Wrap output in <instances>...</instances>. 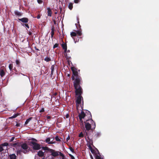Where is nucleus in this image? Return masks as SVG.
Here are the masks:
<instances>
[{
  "mask_svg": "<svg viewBox=\"0 0 159 159\" xmlns=\"http://www.w3.org/2000/svg\"><path fill=\"white\" fill-rule=\"evenodd\" d=\"M73 72V75L72 77V80H75L73 84L75 88L80 86V83L81 77L79 75L78 73L77 69L74 67H72L71 68Z\"/></svg>",
  "mask_w": 159,
  "mask_h": 159,
  "instance_id": "obj_1",
  "label": "nucleus"
},
{
  "mask_svg": "<svg viewBox=\"0 0 159 159\" xmlns=\"http://www.w3.org/2000/svg\"><path fill=\"white\" fill-rule=\"evenodd\" d=\"M42 149L43 150L46 151V152H48L51 153L48 157H46V159H53V157L58 156L59 155V153L61 155V154L60 153V152L56 151L54 150L49 148L46 146L42 147Z\"/></svg>",
  "mask_w": 159,
  "mask_h": 159,
  "instance_id": "obj_2",
  "label": "nucleus"
},
{
  "mask_svg": "<svg viewBox=\"0 0 159 159\" xmlns=\"http://www.w3.org/2000/svg\"><path fill=\"white\" fill-rule=\"evenodd\" d=\"M75 89V94L76 95L78 96L75 101V103L76 105H79L81 103L82 99L83 100V98L81 96L83 93L82 89L81 86L78 87Z\"/></svg>",
  "mask_w": 159,
  "mask_h": 159,
  "instance_id": "obj_3",
  "label": "nucleus"
},
{
  "mask_svg": "<svg viewBox=\"0 0 159 159\" xmlns=\"http://www.w3.org/2000/svg\"><path fill=\"white\" fill-rule=\"evenodd\" d=\"M86 113L87 114V116H88V119H87L86 120V122H87L88 121H89V120H91V126H92V130H93L96 127V124L95 123L93 120L92 119V116L91 114L90 113V112L88 111H86Z\"/></svg>",
  "mask_w": 159,
  "mask_h": 159,
  "instance_id": "obj_4",
  "label": "nucleus"
},
{
  "mask_svg": "<svg viewBox=\"0 0 159 159\" xmlns=\"http://www.w3.org/2000/svg\"><path fill=\"white\" fill-rule=\"evenodd\" d=\"M30 145L32 146V148L34 150H38L41 148V145L34 141H30Z\"/></svg>",
  "mask_w": 159,
  "mask_h": 159,
  "instance_id": "obj_5",
  "label": "nucleus"
},
{
  "mask_svg": "<svg viewBox=\"0 0 159 159\" xmlns=\"http://www.w3.org/2000/svg\"><path fill=\"white\" fill-rule=\"evenodd\" d=\"M84 137L87 142L88 143V144L89 145H93V140L91 139H90L89 137V133L88 131H85L84 132Z\"/></svg>",
  "mask_w": 159,
  "mask_h": 159,
  "instance_id": "obj_6",
  "label": "nucleus"
},
{
  "mask_svg": "<svg viewBox=\"0 0 159 159\" xmlns=\"http://www.w3.org/2000/svg\"><path fill=\"white\" fill-rule=\"evenodd\" d=\"M21 147L22 149H21V151L22 152L26 154L29 152V149H28V147L26 143H23L21 145Z\"/></svg>",
  "mask_w": 159,
  "mask_h": 159,
  "instance_id": "obj_7",
  "label": "nucleus"
},
{
  "mask_svg": "<svg viewBox=\"0 0 159 159\" xmlns=\"http://www.w3.org/2000/svg\"><path fill=\"white\" fill-rule=\"evenodd\" d=\"M44 152H43L42 150H39L38 152L37 155L40 157H43L42 159H46V157L45 155L46 153L48 152L44 150Z\"/></svg>",
  "mask_w": 159,
  "mask_h": 159,
  "instance_id": "obj_8",
  "label": "nucleus"
},
{
  "mask_svg": "<svg viewBox=\"0 0 159 159\" xmlns=\"http://www.w3.org/2000/svg\"><path fill=\"white\" fill-rule=\"evenodd\" d=\"M84 123L85 128H86V130L85 131H88L89 132V131L90 129H91L92 126L91 125L89 122H86V121H84Z\"/></svg>",
  "mask_w": 159,
  "mask_h": 159,
  "instance_id": "obj_9",
  "label": "nucleus"
},
{
  "mask_svg": "<svg viewBox=\"0 0 159 159\" xmlns=\"http://www.w3.org/2000/svg\"><path fill=\"white\" fill-rule=\"evenodd\" d=\"M87 115L84 112L82 111L81 113H79L78 115L80 120H81L83 119H84L86 116H87Z\"/></svg>",
  "mask_w": 159,
  "mask_h": 159,
  "instance_id": "obj_10",
  "label": "nucleus"
},
{
  "mask_svg": "<svg viewBox=\"0 0 159 159\" xmlns=\"http://www.w3.org/2000/svg\"><path fill=\"white\" fill-rule=\"evenodd\" d=\"M61 19L59 16L56 17V16H55V17H53L52 18V20L54 22V24L56 25L59 23Z\"/></svg>",
  "mask_w": 159,
  "mask_h": 159,
  "instance_id": "obj_11",
  "label": "nucleus"
},
{
  "mask_svg": "<svg viewBox=\"0 0 159 159\" xmlns=\"http://www.w3.org/2000/svg\"><path fill=\"white\" fill-rule=\"evenodd\" d=\"M9 144L7 142H5L0 145V152H2L4 149V147L8 146Z\"/></svg>",
  "mask_w": 159,
  "mask_h": 159,
  "instance_id": "obj_12",
  "label": "nucleus"
},
{
  "mask_svg": "<svg viewBox=\"0 0 159 159\" xmlns=\"http://www.w3.org/2000/svg\"><path fill=\"white\" fill-rule=\"evenodd\" d=\"M18 20L23 23H27L29 21L28 19L26 17H24L21 19H18Z\"/></svg>",
  "mask_w": 159,
  "mask_h": 159,
  "instance_id": "obj_13",
  "label": "nucleus"
},
{
  "mask_svg": "<svg viewBox=\"0 0 159 159\" xmlns=\"http://www.w3.org/2000/svg\"><path fill=\"white\" fill-rule=\"evenodd\" d=\"M64 55L67 59L70 58V55L69 53H67V48L64 49Z\"/></svg>",
  "mask_w": 159,
  "mask_h": 159,
  "instance_id": "obj_14",
  "label": "nucleus"
},
{
  "mask_svg": "<svg viewBox=\"0 0 159 159\" xmlns=\"http://www.w3.org/2000/svg\"><path fill=\"white\" fill-rule=\"evenodd\" d=\"M47 10H48V16H51L52 11L51 8L50 7L47 8Z\"/></svg>",
  "mask_w": 159,
  "mask_h": 159,
  "instance_id": "obj_15",
  "label": "nucleus"
},
{
  "mask_svg": "<svg viewBox=\"0 0 159 159\" xmlns=\"http://www.w3.org/2000/svg\"><path fill=\"white\" fill-rule=\"evenodd\" d=\"M45 141L49 144H52L54 143V142L52 141H50V138L49 137L47 138L45 140Z\"/></svg>",
  "mask_w": 159,
  "mask_h": 159,
  "instance_id": "obj_16",
  "label": "nucleus"
},
{
  "mask_svg": "<svg viewBox=\"0 0 159 159\" xmlns=\"http://www.w3.org/2000/svg\"><path fill=\"white\" fill-rule=\"evenodd\" d=\"M79 26L80 27V29H78L77 31H76V34H78L79 36H80L82 35L81 31V29L80 28V26L79 25Z\"/></svg>",
  "mask_w": 159,
  "mask_h": 159,
  "instance_id": "obj_17",
  "label": "nucleus"
},
{
  "mask_svg": "<svg viewBox=\"0 0 159 159\" xmlns=\"http://www.w3.org/2000/svg\"><path fill=\"white\" fill-rule=\"evenodd\" d=\"M55 67V66L54 65H52L51 66V76H52L53 75V72H54V70Z\"/></svg>",
  "mask_w": 159,
  "mask_h": 159,
  "instance_id": "obj_18",
  "label": "nucleus"
},
{
  "mask_svg": "<svg viewBox=\"0 0 159 159\" xmlns=\"http://www.w3.org/2000/svg\"><path fill=\"white\" fill-rule=\"evenodd\" d=\"M5 72L3 69H1L0 70V75L1 77H3L5 75Z\"/></svg>",
  "mask_w": 159,
  "mask_h": 159,
  "instance_id": "obj_19",
  "label": "nucleus"
},
{
  "mask_svg": "<svg viewBox=\"0 0 159 159\" xmlns=\"http://www.w3.org/2000/svg\"><path fill=\"white\" fill-rule=\"evenodd\" d=\"M9 157L10 159H16V156L15 154H13L10 155L9 156Z\"/></svg>",
  "mask_w": 159,
  "mask_h": 159,
  "instance_id": "obj_20",
  "label": "nucleus"
},
{
  "mask_svg": "<svg viewBox=\"0 0 159 159\" xmlns=\"http://www.w3.org/2000/svg\"><path fill=\"white\" fill-rule=\"evenodd\" d=\"M54 34V27H52L51 29V37L52 38L53 37V35Z\"/></svg>",
  "mask_w": 159,
  "mask_h": 159,
  "instance_id": "obj_21",
  "label": "nucleus"
},
{
  "mask_svg": "<svg viewBox=\"0 0 159 159\" xmlns=\"http://www.w3.org/2000/svg\"><path fill=\"white\" fill-rule=\"evenodd\" d=\"M15 14L18 16H22V14L20 12H19L17 11H14Z\"/></svg>",
  "mask_w": 159,
  "mask_h": 159,
  "instance_id": "obj_22",
  "label": "nucleus"
},
{
  "mask_svg": "<svg viewBox=\"0 0 159 159\" xmlns=\"http://www.w3.org/2000/svg\"><path fill=\"white\" fill-rule=\"evenodd\" d=\"M20 113H17L15 114L14 115L10 117L9 118V119H13V118H15L17 116H18L20 115Z\"/></svg>",
  "mask_w": 159,
  "mask_h": 159,
  "instance_id": "obj_23",
  "label": "nucleus"
},
{
  "mask_svg": "<svg viewBox=\"0 0 159 159\" xmlns=\"http://www.w3.org/2000/svg\"><path fill=\"white\" fill-rule=\"evenodd\" d=\"M32 119V117H31L26 120L25 122V123L24 125H25L27 124L30 121V120H31Z\"/></svg>",
  "mask_w": 159,
  "mask_h": 159,
  "instance_id": "obj_24",
  "label": "nucleus"
},
{
  "mask_svg": "<svg viewBox=\"0 0 159 159\" xmlns=\"http://www.w3.org/2000/svg\"><path fill=\"white\" fill-rule=\"evenodd\" d=\"M18 144V143H10L9 144L10 146H11V147H16V145H17Z\"/></svg>",
  "mask_w": 159,
  "mask_h": 159,
  "instance_id": "obj_25",
  "label": "nucleus"
},
{
  "mask_svg": "<svg viewBox=\"0 0 159 159\" xmlns=\"http://www.w3.org/2000/svg\"><path fill=\"white\" fill-rule=\"evenodd\" d=\"M70 35L71 37L74 39V37H75L77 35V34L75 32H72L70 33Z\"/></svg>",
  "mask_w": 159,
  "mask_h": 159,
  "instance_id": "obj_26",
  "label": "nucleus"
},
{
  "mask_svg": "<svg viewBox=\"0 0 159 159\" xmlns=\"http://www.w3.org/2000/svg\"><path fill=\"white\" fill-rule=\"evenodd\" d=\"M61 45L63 49L67 48V45L66 43H62Z\"/></svg>",
  "mask_w": 159,
  "mask_h": 159,
  "instance_id": "obj_27",
  "label": "nucleus"
},
{
  "mask_svg": "<svg viewBox=\"0 0 159 159\" xmlns=\"http://www.w3.org/2000/svg\"><path fill=\"white\" fill-rule=\"evenodd\" d=\"M73 7V3H71V2L69 4V5H68L69 8L70 10H71L72 9Z\"/></svg>",
  "mask_w": 159,
  "mask_h": 159,
  "instance_id": "obj_28",
  "label": "nucleus"
},
{
  "mask_svg": "<svg viewBox=\"0 0 159 159\" xmlns=\"http://www.w3.org/2000/svg\"><path fill=\"white\" fill-rule=\"evenodd\" d=\"M44 60L47 62H49L51 61V59L50 57H47L45 58Z\"/></svg>",
  "mask_w": 159,
  "mask_h": 159,
  "instance_id": "obj_29",
  "label": "nucleus"
},
{
  "mask_svg": "<svg viewBox=\"0 0 159 159\" xmlns=\"http://www.w3.org/2000/svg\"><path fill=\"white\" fill-rule=\"evenodd\" d=\"M13 66V64H10L9 65V68L11 71L12 70Z\"/></svg>",
  "mask_w": 159,
  "mask_h": 159,
  "instance_id": "obj_30",
  "label": "nucleus"
},
{
  "mask_svg": "<svg viewBox=\"0 0 159 159\" xmlns=\"http://www.w3.org/2000/svg\"><path fill=\"white\" fill-rule=\"evenodd\" d=\"M60 153L61 154V159H67L65 157V156L61 152H60Z\"/></svg>",
  "mask_w": 159,
  "mask_h": 159,
  "instance_id": "obj_31",
  "label": "nucleus"
},
{
  "mask_svg": "<svg viewBox=\"0 0 159 159\" xmlns=\"http://www.w3.org/2000/svg\"><path fill=\"white\" fill-rule=\"evenodd\" d=\"M55 140H56V141H61V140L60 139H59V137L57 136H56L55 137Z\"/></svg>",
  "mask_w": 159,
  "mask_h": 159,
  "instance_id": "obj_32",
  "label": "nucleus"
},
{
  "mask_svg": "<svg viewBox=\"0 0 159 159\" xmlns=\"http://www.w3.org/2000/svg\"><path fill=\"white\" fill-rule=\"evenodd\" d=\"M84 136V134L82 132H81L79 135V137L80 138H83Z\"/></svg>",
  "mask_w": 159,
  "mask_h": 159,
  "instance_id": "obj_33",
  "label": "nucleus"
},
{
  "mask_svg": "<svg viewBox=\"0 0 159 159\" xmlns=\"http://www.w3.org/2000/svg\"><path fill=\"white\" fill-rule=\"evenodd\" d=\"M16 64L18 65V66H20V62L19 60L17 59L16 61Z\"/></svg>",
  "mask_w": 159,
  "mask_h": 159,
  "instance_id": "obj_34",
  "label": "nucleus"
},
{
  "mask_svg": "<svg viewBox=\"0 0 159 159\" xmlns=\"http://www.w3.org/2000/svg\"><path fill=\"white\" fill-rule=\"evenodd\" d=\"M95 159H104L103 158L101 157L100 156L97 155L95 157Z\"/></svg>",
  "mask_w": 159,
  "mask_h": 159,
  "instance_id": "obj_35",
  "label": "nucleus"
},
{
  "mask_svg": "<svg viewBox=\"0 0 159 159\" xmlns=\"http://www.w3.org/2000/svg\"><path fill=\"white\" fill-rule=\"evenodd\" d=\"M22 25L23 26H25L27 28H28V29L29 28V26L28 25L27 23L23 24Z\"/></svg>",
  "mask_w": 159,
  "mask_h": 159,
  "instance_id": "obj_36",
  "label": "nucleus"
},
{
  "mask_svg": "<svg viewBox=\"0 0 159 159\" xmlns=\"http://www.w3.org/2000/svg\"><path fill=\"white\" fill-rule=\"evenodd\" d=\"M58 43H55L53 46V49H54L56 48H57L58 47Z\"/></svg>",
  "mask_w": 159,
  "mask_h": 159,
  "instance_id": "obj_37",
  "label": "nucleus"
},
{
  "mask_svg": "<svg viewBox=\"0 0 159 159\" xmlns=\"http://www.w3.org/2000/svg\"><path fill=\"white\" fill-rule=\"evenodd\" d=\"M70 150L73 153L75 152L74 149L73 148L71 147H70L69 148Z\"/></svg>",
  "mask_w": 159,
  "mask_h": 159,
  "instance_id": "obj_38",
  "label": "nucleus"
},
{
  "mask_svg": "<svg viewBox=\"0 0 159 159\" xmlns=\"http://www.w3.org/2000/svg\"><path fill=\"white\" fill-rule=\"evenodd\" d=\"M21 124L20 123H17L16 125V126L17 127H21L22 126H21Z\"/></svg>",
  "mask_w": 159,
  "mask_h": 159,
  "instance_id": "obj_39",
  "label": "nucleus"
},
{
  "mask_svg": "<svg viewBox=\"0 0 159 159\" xmlns=\"http://www.w3.org/2000/svg\"><path fill=\"white\" fill-rule=\"evenodd\" d=\"M37 2L39 4H41L43 3V1L42 0H37Z\"/></svg>",
  "mask_w": 159,
  "mask_h": 159,
  "instance_id": "obj_40",
  "label": "nucleus"
},
{
  "mask_svg": "<svg viewBox=\"0 0 159 159\" xmlns=\"http://www.w3.org/2000/svg\"><path fill=\"white\" fill-rule=\"evenodd\" d=\"M91 145H88V146L89 147V149L90 150L91 152H92V149H93L92 147L91 146Z\"/></svg>",
  "mask_w": 159,
  "mask_h": 159,
  "instance_id": "obj_41",
  "label": "nucleus"
},
{
  "mask_svg": "<svg viewBox=\"0 0 159 159\" xmlns=\"http://www.w3.org/2000/svg\"><path fill=\"white\" fill-rule=\"evenodd\" d=\"M69 155L71 157V159H75L74 157L71 154H69Z\"/></svg>",
  "mask_w": 159,
  "mask_h": 159,
  "instance_id": "obj_42",
  "label": "nucleus"
},
{
  "mask_svg": "<svg viewBox=\"0 0 159 159\" xmlns=\"http://www.w3.org/2000/svg\"><path fill=\"white\" fill-rule=\"evenodd\" d=\"M44 108H42V109L39 111V112L40 113H41V112H44Z\"/></svg>",
  "mask_w": 159,
  "mask_h": 159,
  "instance_id": "obj_43",
  "label": "nucleus"
},
{
  "mask_svg": "<svg viewBox=\"0 0 159 159\" xmlns=\"http://www.w3.org/2000/svg\"><path fill=\"white\" fill-rule=\"evenodd\" d=\"M15 139V137H12L11 139V140H10V142H11L12 141H13L14 139Z\"/></svg>",
  "mask_w": 159,
  "mask_h": 159,
  "instance_id": "obj_44",
  "label": "nucleus"
},
{
  "mask_svg": "<svg viewBox=\"0 0 159 159\" xmlns=\"http://www.w3.org/2000/svg\"><path fill=\"white\" fill-rule=\"evenodd\" d=\"M79 0H74V2L75 3H77L79 2Z\"/></svg>",
  "mask_w": 159,
  "mask_h": 159,
  "instance_id": "obj_45",
  "label": "nucleus"
},
{
  "mask_svg": "<svg viewBox=\"0 0 159 159\" xmlns=\"http://www.w3.org/2000/svg\"><path fill=\"white\" fill-rule=\"evenodd\" d=\"M41 17V15L40 14H39L37 16V18L38 19H39Z\"/></svg>",
  "mask_w": 159,
  "mask_h": 159,
  "instance_id": "obj_46",
  "label": "nucleus"
},
{
  "mask_svg": "<svg viewBox=\"0 0 159 159\" xmlns=\"http://www.w3.org/2000/svg\"><path fill=\"white\" fill-rule=\"evenodd\" d=\"M47 119H50L51 118V117L50 116H48L46 117Z\"/></svg>",
  "mask_w": 159,
  "mask_h": 159,
  "instance_id": "obj_47",
  "label": "nucleus"
},
{
  "mask_svg": "<svg viewBox=\"0 0 159 159\" xmlns=\"http://www.w3.org/2000/svg\"><path fill=\"white\" fill-rule=\"evenodd\" d=\"M81 122V125H83L84 124L83 121L82 120V119L81 120H80Z\"/></svg>",
  "mask_w": 159,
  "mask_h": 159,
  "instance_id": "obj_48",
  "label": "nucleus"
},
{
  "mask_svg": "<svg viewBox=\"0 0 159 159\" xmlns=\"http://www.w3.org/2000/svg\"><path fill=\"white\" fill-rule=\"evenodd\" d=\"M69 116V115L68 114H67L66 115V118H68Z\"/></svg>",
  "mask_w": 159,
  "mask_h": 159,
  "instance_id": "obj_49",
  "label": "nucleus"
},
{
  "mask_svg": "<svg viewBox=\"0 0 159 159\" xmlns=\"http://www.w3.org/2000/svg\"><path fill=\"white\" fill-rule=\"evenodd\" d=\"M28 34H29V35H32V33L31 32V31H29L28 33Z\"/></svg>",
  "mask_w": 159,
  "mask_h": 159,
  "instance_id": "obj_50",
  "label": "nucleus"
},
{
  "mask_svg": "<svg viewBox=\"0 0 159 159\" xmlns=\"http://www.w3.org/2000/svg\"><path fill=\"white\" fill-rule=\"evenodd\" d=\"M31 140L33 141H37V140L36 139H34V138H32L31 139Z\"/></svg>",
  "mask_w": 159,
  "mask_h": 159,
  "instance_id": "obj_51",
  "label": "nucleus"
},
{
  "mask_svg": "<svg viewBox=\"0 0 159 159\" xmlns=\"http://www.w3.org/2000/svg\"><path fill=\"white\" fill-rule=\"evenodd\" d=\"M57 93H55L54 94H53V96H56V95H57Z\"/></svg>",
  "mask_w": 159,
  "mask_h": 159,
  "instance_id": "obj_52",
  "label": "nucleus"
},
{
  "mask_svg": "<svg viewBox=\"0 0 159 159\" xmlns=\"http://www.w3.org/2000/svg\"><path fill=\"white\" fill-rule=\"evenodd\" d=\"M91 150H92V152H91L92 153H94V150H93V149H92Z\"/></svg>",
  "mask_w": 159,
  "mask_h": 159,
  "instance_id": "obj_53",
  "label": "nucleus"
},
{
  "mask_svg": "<svg viewBox=\"0 0 159 159\" xmlns=\"http://www.w3.org/2000/svg\"><path fill=\"white\" fill-rule=\"evenodd\" d=\"M70 52V50H67L66 52L67 53H69Z\"/></svg>",
  "mask_w": 159,
  "mask_h": 159,
  "instance_id": "obj_54",
  "label": "nucleus"
},
{
  "mask_svg": "<svg viewBox=\"0 0 159 159\" xmlns=\"http://www.w3.org/2000/svg\"><path fill=\"white\" fill-rule=\"evenodd\" d=\"M35 50H37V51H39V49L36 48V47H35Z\"/></svg>",
  "mask_w": 159,
  "mask_h": 159,
  "instance_id": "obj_55",
  "label": "nucleus"
},
{
  "mask_svg": "<svg viewBox=\"0 0 159 159\" xmlns=\"http://www.w3.org/2000/svg\"><path fill=\"white\" fill-rule=\"evenodd\" d=\"M60 11L61 12V10H62V8L61 7H60Z\"/></svg>",
  "mask_w": 159,
  "mask_h": 159,
  "instance_id": "obj_56",
  "label": "nucleus"
},
{
  "mask_svg": "<svg viewBox=\"0 0 159 159\" xmlns=\"http://www.w3.org/2000/svg\"><path fill=\"white\" fill-rule=\"evenodd\" d=\"M70 139V137L68 136V138H67V140H68V139Z\"/></svg>",
  "mask_w": 159,
  "mask_h": 159,
  "instance_id": "obj_57",
  "label": "nucleus"
},
{
  "mask_svg": "<svg viewBox=\"0 0 159 159\" xmlns=\"http://www.w3.org/2000/svg\"><path fill=\"white\" fill-rule=\"evenodd\" d=\"M91 158H92V159H93V157L92 156V155H91Z\"/></svg>",
  "mask_w": 159,
  "mask_h": 159,
  "instance_id": "obj_58",
  "label": "nucleus"
},
{
  "mask_svg": "<svg viewBox=\"0 0 159 159\" xmlns=\"http://www.w3.org/2000/svg\"><path fill=\"white\" fill-rule=\"evenodd\" d=\"M98 154L100 156V153L98 151Z\"/></svg>",
  "mask_w": 159,
  "mask_h": 159,
  "instance_id": "obj_59",
  "label": "nucleus"
},
{
  "mask_svg": "<svg viewBox=\"0 0 159 159\" xmlns=\"http://www.w3.org/2000/svg\"><path fill=\"white\" fill-rule=\"evenodd\" d=\"M54 13H55V14H57V11L55 12Z\"/></svg>",
  "mask_w": 159,
  "mask_h": 159,
  "instance_id": "obj_60",
  "label": "nucleus"
},
{
  "mask_svg": "<svg viewBox=\"0 0 159 159\" xmlns=\"http://www.w3.org/2000/svg\"><path fill=\"white\" fill-rule=\"evenodd\" d=\"M67 76H70V74H68Z\"/></svg>",
  "mask_w": 159,
  "mask_h": 159,
  "instance_id": "obj_61",
  "label": "nucleus"
},
{
  "mask_svg": "<svg viewBox=\"0 0 159 159\" xmlns=\"http://www.w3.org/2000/svg\"><path fill=\"white\" fill-rule=\"evenodd\" d=\"M75 25H76V27H77V24H75Z\"/></svg>",
  "mask_w": 159,
  "mask_h": 159,
  "instance_id": "obj_62",
  "label": "nucleus"
},
{
  "mask_svg": "<svg viewBox=\"0 0 159 159\" xmlns=\"http://www.w3.org/2000/svg\"><path fill=\"white\" fill-rule=\"evenodd\" d=\"M78 71H80V70H78Z\"/></svg>",
  "mask_w": 159,
  "mask_h": 159,
  "instance_id": "obj_63",
  "label": "nucleus"
},
{
  "mask_svg": "<svg viewBox=\"0 0 159 159\" xmlns=\"http://www.w3.org/2000/svg\"><path fill=\"white\" fill-rule=\"evenodd\" d=\"M52 97H53V96H52ZM53 97H54V96H53Z\"/></svg>",
  "mask_w": 159,
  "mask_h": 159,
  "instance_id": "obj_64",
  "label": "nucleus"
}]
</instances>
